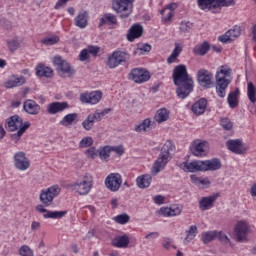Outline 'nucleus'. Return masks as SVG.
<instances>
[{
	"mask_svg": "<svg viewBox=\"0 0 256 256\" xmlns=\"http://www.w3.org/2000/svg\"><path fill=\"white\" fill-rule=\"evenodd\" d=\"M80 61H87L89 59V51L87 49H84L80 52L79 55Z\"/></svg>",
	"mask_w": 256,
	"mask_h": 256,
	"instance_id": "obj_57",
	"label": "nucleus"
},
{
	"mask_svg": "<svg viewBox=\"0 0 256 256\" xmlns=\"http://www.w3.org/2000/svg\"><path fill=\"white\" fill-rule=\"evenodd\" d=\"M220 125L226 131H231L233 129V122L229 118H221Z\"/></svg>",
	"mask_w": 256,
	"mask_h": 256,
	"instance_id": "obj_48",
	"label": "nucleus"
},
{
	"mask_svg": "<svg viewBox=\"0 0 256 256\" xmlns=\"http://www.w3.org/2000/svg\"><path fill=\"white\" fill-rule=\"evenodd\" d=\"M227 77H231V68L227 66H220L216 72V94L220 99H224L227 95V87L231 85V80Z\"/></svg>",
	"mask_w": 256,
	"mask_h": 256,
	"instance_id": "obj_3",
	"label": "nucleus"
},
{
	"mask_svg": "<svg viewBox=\"0 0 256 256\" xmlns=\"http://www.w3.org/2000/svg\"><path fill=\"white\" fill-rule=\"evenodd\" d=\"M183 211V208L179 205L174 206L172 208H170V217H175L177 215H181Z\"/></svg>",
	"mask_w": 256,
	"mask_h": 256,
	"instance_id": "obj_53",
	"label": "nucleus"
},
{
	"mask_svg": "<svg viewBox=\"0 0 256 256\" xmlns=\"http://www.w3.org/2000/svg\"><path fill=\"white\" fill-rule=\"evenodd\" d=\"M93 187V180L85 176L82 180H77L71 184V189L76 191L79 195H89L91 188Z\"/></svg>",
	"mask_w": 256,
	"mask_h": 256,
	"instance_id": "obj_10",
	"label": "nucleus"
},
{
	"mask_svg": "<svg viewBox=\"0 0 256 256\" xmlns=\"http://www.w3.org/2000/svg\"><path fill=\"white\" fill-rule=\"evenodd\" d=\"M113 247H118L119 249H125L129 247V236L123 235L115 238L112 241Z\"/></svg>",
	"mask_w": 256,
	"mask_h": 256,
	"instance_id": "obj_35",
	"label": "nucleus"
},
{
	"mask_svg": "<svg viewBox=\"0 0 256 256\" xmlns=\"http://www.w3.org/2000/svg\"><path fill=\"white\" fill-rule=\"evenodd\" d=\"M101 99H103V92L101 90L85 92L80 95L81 103H87L89 105H97Z\"/></svg>",
	"mask_w": 256,
	"mask_h": 256,
	"instance_id": "obj_16",
	"label": "nucleus"
},
{
	"mask_svg": "<svg viewBox=\"0 0 256 256\" xmlns=\"http://www.w3.org/2000/svg\"><path fill=\"white\" fill-rule=\"evenodd\" d=\"M152 181L153 176H151V174H143L137 177L136 185L139 189H148V187L151 186Z\"/></svg>",
	"mask_w": 256,
	"mask_h": 256,
	"instance_id": "obj_26",
	"label": "nucleus"
},
{
	"mask_svg": "<svg viewBox=\"0 0 256 256\" xmlns=\"http://www.w3.org/2000/svg\"><path fill=\"white\" fill-rule=\"evenodd\" d=\"M103 119V114L101 112H95L89 114L87 118L82 122V127L85 131H91L95 122H99Z\"/></svg>",
	"mask_w": 256,
	"mask_h": 256,
	"instance_id": "obj_21",
	"label": "nucleus"
},
{
	"mask_svg": "<svg viewBox=\"0 0 256 256\" xmlns=\"http://www.w3.org/2000/svg\"><path fill=\"white\" fill-rule=\"evenodd\" d=\"M223 167L219 158H213L211 160H198L190 163H184V171L195 173L197 171H219Z\"/></svg>",
	"mask_w": 256,
	"mask_h": 256,
	"instance_id": "obj_2",
	"label": "nucleus"
},
{
	"mask_svg": "<svg viewBox=\"0 0 256 256\" xmlns=\"http://www.w3.org/2000/svg\"><path fill=\"white\" fill-rule=\"evenodd\" d=\"M198 229L197 226L192 225L189 227V229L186 231V237L184 239V241L186 243H191V241H193L195 239V237H197V233H198Z\"/></svg>",
	"mask_w": 256,
	"mask_h": 256,
	"instance_id": "obj_41",
	"label": "nucleus"
},
{
	"mask_svg": "<svg viewBox=\"0 0 256 256\" xmlns=\"http://www.w3.org/2000/svg\"><path fill=\"white\" fill-rule=\"evenodd\" d=\"M226 147L235 155H245L249 151V146L245 145L242 139H229Z\"/></svg>",
	"mask_w": 256,
	"mask_h": 256,
	"instance_id": "obj_11",
	"label": "nucleus"
},
{
	"mask_svg": "<svg viewBox=\"0 0 256 256\" xmlns=\"http://www.w3.org/2000/svg\"><path fill=\"white\" fill-rule=\"evenodd\" d=\"M160 215H163L164 217H171V208L169 207H162L159 210Z\"/></svg>",
	"mask_w": 256,
	"mask_h": 256,
	"instance_id": "obj_56",
	"label": "nucleus"
},
{
	"mask_svg": "<svg viewBox=\"0 0 256 256\" xmlns=\"http://www.w3.org/2000/svg\"><path fill=\"white\" fill-rule=\"evenodd\" d=\"M7 45H8L9 51H11V53H15V51L19 49L21 42H19V39L14 38V39L7 40Z\"/></svg>",
	"mask_w": 256,
	"mask_h": 256,
	"instance_id": "obj_44",
	"label": "nucleus"
},
{
	"mask_svg": "<svg viewBox=\"0 0 256 256\" xmlns=\"http://www.w3.org/2000/svg\"><path fill=\"white\" fill-rule=\"evenodd\" d=\"M159 237V232H150L145 236V239H148V241H153L154 239H157Z\"/></svg>",
	"mask_w": 256,
	"mask_h": 256,
	"instance_id": "obj_60",
	"label": "nucleus"
},
{
	"mask_svg": "<svg viewBox=\"0 0 256 256\" xmlns=\"http://www.w3.org/2000/svg\"><path fill=\"white\" fill-rule=\"evenodd\" d=\"M67 1H69V0H59L56 3L54 9H60L61 7H63V5L67 4Z\"/></svg>",
	"mask_w": 256,
	"mask_h": 256,
	"instance_id": "obj_63",
	"label": "nucleus"
},
{
	"mask_svg": "<svg viewBox=\"0 0 256 256\" xmlns=\"http://www.w3.org/2000/svg\"><path fill=\"white\" fill-rule=\"evenodd\" d=\"M182 51H183V48L179 44L175 43V48L172 51V55L179 57V55H181Z\"/></svg>",
	"mask_w": 256,
	"mask_h": 256,
	"instance_id": "obj_59",
	"label": "nucleus"
},
{
	"mask_svg": "<svg viewBox=\"0 0 256 256\" xmlns=\"http://www.w3.org/2000/svg\"><path fill=\"white\" fill-rule=\"evenodd\" d=\"M241 35V27L234 26L232 29H229L225 34L220 35L218 37V41L221 43H231V41H235L237 37Z\"/></svg>",
	"mask_w": 256,
	"mask_h": 256,
	"instance_id": "obj_18",
	"label": "nucleus"
},
{
	"mask_svg": "<svg viewBox=\"0 0 256 256\" xmlns=\"http://www.w3.org/2000/svg\"><path fill=\"white\" fill-rule=\"evenodd\" d=\"M99 47L97 46H88V53H90V55H93L94 57L97 56V54L99 53Z\"/></svg>",
	"mask_w": 256,
	"mask_h": 256,
	"instance_id": "obj_58",
	"label": "nucleus"
},
{
	"mask_svg": "<svg viewBox=\"0 0 256 256\" xmlns=\"http://www.w3.org/2000/svg\"><path fill=\"white\" fill-rule=\"evenodd\" d=\"M247 96L250 102L256 103V87L253 82L247 84Z\"/></svg>",
	"mask_w": 256,
	"mask_h": 256,
	"instance_id": "obj_42",
	"label": "nucleus"
},
{
	"mask_svg": "<svg viewBox=\"0 0 256 256\" xmlns=\"http://www.w3.org/2000/svg\"><path fill=\"white\" fill-rule=\"evenodd\" d=\"M197 81L200 87L204 89L213 88V73L209 72L207 69H200L197 73Z\"/></svg>",
	"mask_w": 256,
	"mask_h": 256,
	"instance_id": "obj_12",
	"label": "nucleus"
},
{
	"mask_svg": "<svg viewBox=\"0 0 256 256\" xmlns=\"http://www.w3.org/2000/svg\"><path fill=\"white\" fill-rule=\"evenodd\" d=\"M130 58L129 53L116 50L108 57L107 66L109 69H115L119 65H123L126 61H129Z\"/></svg>",
	"mask_w": 256,
	"mask_h": 256,
	"instance_id": "obj_9",
	"label": "nucleus"
},
{
	"mask_svg": "<svg viewBox=\"0 0 256 256\" xmlns=\"http://www.w3.org/2000/svg\"><path fill=\"white\" fill-rule=\"evenodd\" d=\"M235 235L238 243L247 241V233L249 231V224L247 222L240 221L235 226Z\"/></svg>",
	"mask_w": 256,
	"mask_h": 256,
	"instance_id": "obj_19",
	"label": "nucleus"
},
{
	"mask_svg": "<svg viewBox=\"0 0 256 256\" xmlns=\"http://www.w3.org/2000/svg\"><path fill=\"white\" fill-rule=\"evenodd\" d=\"M217 235H219V231H207L202 233V242L204 243V245H207V243H211V241H215V239H217Z\"/></svg>",
	"mask_w": 256,
	"mask_h": 256,
	"instance_id": "obj_39",
	"label": "nucleus"
},
{
	"mask_svg": "<svg viewBox=\"0 0 256 256\" xmlns=\"http://www.w3.org/2000/svg\"><path fill=\"white\" fill-rule=\"evenodd\" d=\"M123 184V178L119 173H111L105 179V185L109 191H119L121 185Z\"/></svg>",
	"mask_w": 256,
	"mask_h": 256,
	"instance_id": "obj_15",
	"label": "nucleus"
},
{
	"mask_svg": "<svg viewBox=\"0 0 256 256\" xmlns=\"http://www.w3.org/2000/svg\"><path fill=\"white\" fill-rule=\"evenodd\" d=\"M127 41L130 43H133L135 39H139L140 37H143V26L139 23L133 24L127 33Z\"/></svg>",
	"mask_w": 256,
	"mask_h": 256,
	"instance_id": "obj_23",
	"label": "nucleus"
},
{
	"mask_svg": "<svg viewBox=\"0 0 256 256\" xmlns=\"http://www.w3.org/2000/svg\"><path fill=\"white\" fill-rule=\"evenodd\" d=\"M130 219L131 217H129L128 214H120L114 217V221L119 223V225H125L126 223H129Z\"/></svg>",
	"mask_w": 256,
	"mask_h": 256,
	"instance_id": "obj_47",
	"label": "nucleus"
},
{
	"mask_svg": "<svg viewBox=\"0 0 256 256\" xmlns=\"http://www.w3.org/2000/svg\"><path fill=\"white\" fill-rule=\"evenodd\" d=\"M19 254L21 256H33V250L29 246L23 245L19 250Z\"/></svg>",
	"mask_w": 256,
	"mask_h": 256,
	"instance_id": "obj_51",
	"label": "nucleus"
},
{
	"mask_svg": "<svg viewBox=\"0 0 256 256\" xmlns=\"http://www.w3.org/2000/svg\"><path fill=\"white\" fill-rule=\"evenodd\" d=\"M29 127H31V122H24V125L20 129H18L17 133L10 135L12 141H14V143H19L21 137H23V134L25 133V131H27V129H29Z\"/></svg>",
	"mask_w": 256,
	"mask_h": 256,
	"instance_id": "obj_34",
	"label": "nucleus"
},
{
	"mask_svg": "<svg viewBox=\"0 0 256 256\" xmlns=\"http://www.w3.org/2000/svg\"><path fill=\"white\" fill-rule=\"evenodd\" d=\"M169 119V111L167 109L163 108L157 111V114L155 115V121L157 123H163Z\"/></svg>",
	"mask_w": 256,
	"mask_h": 256,
	"instance_id": "obj_43",
	"label": "nucleus"
},
{
	"mask_svg": "<svg viewBox=\"0 0 256 256\" xmlns=\"http://www.w3.org/2000/svg\"><path fill=\"white\" fill-rule=\"evenodd\" d=\"M191 182L194 183V185H199V181L201 178L197 177L196 175L190 176Z\"/></svg>",
	"mask_w": 256,
	"mask_h": 256,
	"instance_id": "obj_64",
	"label": "nucleus"
},
{
	"mask_svg": "<svg viewBox=\"0 0 256 256\" xmlns=\"http://www.w3.org/2000/svg\"><path fill=\"white\" fill-rule=\"evenodd\" d=\"M69 107L68 102L55 101L48 104L46 111L49 115H57V113H63V111H66Z\"/></svg>",
	"mask_w": 256,
	"mask_h": 256,
	"instance_id": "obj_20",
	"label": "nucleus"
},
{
	"mask_svg": "<svg viewBox=\"0 0 256 256\" xmlns=\"http://www.w3.org/2000/svg\"><path fill=\"white\" fill-rule=\"evenodd\" d=\"M197 5L201 11L221 13V7H233L235 0H197Z\"/></svg>",
	"mask_w": 256,
	"mask_h": 256,
	"instance_id": "obj_5",
	"label": "nucleus"
},
{
	"mask_svg": "<svg viewBox=\"0 0 256 256\" xmlns=\"http://www.w3.org/2000/svg\"><path fill=\"white\" fill-rule=\"evenodd\" d=\"M180 31H182V33H189V31H191V29H193V23L187 21H182L179 27Z\"/></svg>",
	"mask_w": 256,
	"mask_h": 256,
	"instance_id": "obj_50",
	"label": "nucleus"
},
{
	"mask_svg": "<svg viewBox=\"0 0 256 256\" xmlns=\"http://www.w3.org/2000/svg\"><path fill=\"white\" fill-rule=\"evenodd\" d=\"M86 155L88 159H95L99 156V150H97L95 146H90V148L86 150Z\"/></svg>",
	"mask_w": 256,
	"mask_h": 256,
	"instance_id": "obj_49",
	"label": "nucleus"
},
{
	"mask_svg": "<svg viewBox=\"0 0 256 256\" xmlns=\"http://www.w3.org/2000/svg\"><path fill=\"white\" fill-rule=\"evenodd\" d=\"M88 17L89 14L87 11L80 12L74 19L76 27H79V29H85L88 25Z\"/></svg>",
	"mask_w": 256,
	"mask_h": 256,
	"instance_id": "obj_30",
	"label": "nucleus"
},
{
	"mask_svg": "<svg viewBox=\"0 0 256 256\" xmlns=\"http://www.w3.org/2000/svg\"><path fill=\"white\" fill-rule=\"evenodd\" d=\"M217 199H219V194L202 197L199 201V208L201 211H209L215 205Z\"/></svg>",
	"mask_w": 256,
	"mask_h": 256,
	"instance_id": "obj_24",
	"label": "nucleus"
},
{
	"mask_svg": "<svg viewBox=\"0 0 256 256\" xmlns=\"http://www.w3.org/2000/svg\"><path fill=\"white\" fill-rule=\"evenodd\" d=\"M207 109V100L205 98H200L196 103L192 105V112L195 115H203Z\"/></svg>",
	"mask_w": 256,
	"mask_h": 256,
	"instance_id": "obj_28",
	"label": "nucleus"
},
{
	"mask_svg": "<svg viewBox=\"0 0 256 256\" xmlns=\"http://www.w3.org/2000/svg\"><path fill=\"white\" fill-rule=\"evenodd\" d=\"M207 141L194 140L191 143L190 151L194 157H205L207 155Z\"/></svg>",
	"mask_w": 256,
	"mask_h": 256,
	"instance_id": "obj_17",
	"label": "nucleus"
},
{
	"mask_svg": "<svg viewBox=\"0 0 256 256\" xmlns=\"http://www.w3.org/2000/svg\"><path fill=\"white\" fill-rule=\"evenodd\" d=\"M135 0H112V9L120 15V19H127L133 13Z\"/></svg>",
	"mask_w": 256,
	"mask_h": 256,
	"instance_id": "obj_6",
	"label": "nucleus"
},
{
	"mask_svg": "<svg viewBox=\"0 0 256 256\" xmlns=\"http://www.w3.org/2000/svg\"><path fill=\"white\" fill-rule=\"evenodd\" d=\"M23 109L28 115H39L41 113V106L31 99L24 101Z\"/></svg>",
	"mask_w": 256,
	"mask_h": 256,
	"instance_id": "obj_25",
	"label": "nucleus"
},
{
	"mask_svg": "<svg viewBox=\"0 0 256 256\" xmlns=\"http://www.w3.org/2000/svg\"><path fill=\"white\" fill-rule=\"evenodd\" d=\"M25 85V77H12L7 82L4 83L6 89H13L14 87H21Z\"/></svg>",
	"mask_w": 256,
	"mask_h": 256,
	"instance_id": "obj_29",
	"label": "nucleus"
},
{
	"mask_svg": "<svg viewBox=\"0 0 256 256\" xmlns=\"http://www.w3.org/2000/svg\"><path fill=\"white\" fill-rule=\"evenodd\" d=\"M36 75L38 77H46L49 79V78L53 77V69L40 64L36 67Z\"/></svg>",
	"mask_w": 256,
	"mask_h": 256,
	"instance_id": "obj_33",
	"label": "nucleus"
},
{
	"mask_svg": "<svg viewBox=\"0 0 256 256\" xmlns=\"http://www.w3.org/2000/svg\"><path fill=\"white\" fill-rule=\"evenodd\" d=\"M111 146L106 145L99 147L98 149V157L101 159V161H104L105 163L109 162V157H111Z\"/></svg>",
	"mask_w": 256,
	"mask_h": 256,
	"instance_id": "obj_36",
	"label": "nucleus"
},
{
	"mask_svg": "<svg viewBox=\"0 0 256 256\" xmlns=\"http://www.w3.org/2000/svg\"><path fill=\"white\" fill-rule=\"evenodd\" d=\"M67 215V210L64 211H47L43 215L44 219H63Z\"/></svg>",
	"mask_w": 256,
	"mask_h": 256,
	"instance_id": "obj_40",
	"label": "nucleus"
},
{
	"mask_svg": "<svg viewBox=\"0 0 256 256\" xmlns=\"http://www.w3.org/2000/svg\"><path fill=\"white\" fill-rule=\"evenodd\" d=\"M155 125V121H152L149 118H146L142 121V123L135 125L134 131L136 133H142V131H149V129H153Z\"/></svg>",
	"mask_w": 256,
	"mask_h": 256,
	"instance_id": "obj_31",
	"label": "nucleus"
},
{
	"mask_svg": "<svg viewBox=\"0 0 256 256\" xmlns=\"http://www.w3.org/2000/svg\"><path fill=\"white\" fill-rule=\"evenodd\" d=\"M93 145V138L92 137H84L79 142L80 149H86L87 147H91Z\"/></svg>",
	"mask_w": 256,
	"mask_h": 256,
	"instance_id": "obj_46",
	"label": "nucleus"
},
{
	"mask_svg": "<svg viewBox=\"0 0 256 256\" xmlns=\"http://www.w3.org/2000/svg\"><path fill=\"white\" fill-rule=\"evenodd\" d=\"M23 125H25V123H23V118L19 115H13L6 120L7 131H18V129L23 127Z\"/></svg>",
	"mask_w": 256,
	"mask_h": 256,
	"instance_id": "obj_22",
	"label": "nucleus"
},
{
	"mask_svg": "<svg viewBox=\"0 0 256 256\" xmlns=\"http://www.w3.org/2000/svg\"><path fill=\"white\" fill-rule=\"evenodd\" d=\"M216 239L220 240L221 243H229V237H227V235L223 234L221 231L218 232Z\"/></svg>",
	"mask_w": 256,
	"mask_h": 256,
	"instance_id": "obj_55",
	"label": "nucleus"
},
{
	"mask_svg": "<svg viewBox=\"0 0 256 256\" xmlns=\"http://www.w3.org/2000/svg\"><path fill=\"white\" fill-rule=\"evenodd\" d=\"M175 149L173 143L170 140L166 141L160 150V154L155 160L152 171L157 175V173H161L165 167H167V163L171 161V151Z\"/></svg>",
	"mask_w": 256,
	"mask_h": 256,
	"instance_id": "obj_4",
	"label": "nucleus"
},
{
	"mask_svg": "<svg viewBox=\"0 0 256 256\" xmlns=\"http://www.w3.org/2000/svg\"><path fill=\"white\" fill-rule=\"evenodd\" d=\"M128 78L134 83H145L151 79V74L143 68H134L130 71Z\"/></svg>",
	"mask_w": 256,
	"mask_h": 256,
	"instance_id": "obj_13",
	"label": "nucleus"
},
{
	"mask_svg": "<svg viewBox=\"0 0 256 256\" xmlns=\"http://www.w3.org/2000/svg\"><path fill=\"white\" fill-rule=\"evenodd\" d=\"M154 203H156V205H163V203H165V197L161 195H156L154 197Z\"/></svg>",
	"mask_w": 256,
	"mask_h": 256,
	"instance_id": "obj_61",
	"label": "nucleus"
},
{
	"mask_svg": "<svg viewBox=\"0 0 256 256\" xmlns=\"http://www.w3.org/2000/svg\"><path fill=\"white\" fill-rule=\"evenodd\" d=\"M14 167L18 171H27L31 167V161L25 152L19 151L14 154Z\"/></svg>",
	"mask_w": 256,
	"mask_h": 256,
	"instance_id": "obj_14",
	"label": "nucleus"
},
{
	"mask_svg": "<svg viewBox=\"0 0 256 256\" xmlns=\"http://www.w3.org/2000/svg\"><path fill=\"white\" fill-rule=\"evenodd\" d=\"M58 42H59V36L57 35L47 37L41 40L42 45H47V46L57 45Z\"/></svg>",
	"mask_w": 256,
	"mask_h": 256,
	"instance_id": "obj_45",
	"label": "nucleus"
},
{
	"mask_svg": "<svg viewBox=\"0 0 256 256\" xmlns=\"http://www.w3.org/2000/svg\"><path fill=\"white\" fill-rule=\"evenodd\" d=\"M61 193V188L59 185H53L50 186L47 189H43L40 193V201L45 205V207H49L53 204V199L55 197H58V195Z\"/></svg>",
	"mask_w": 256,
	"mask_h": 256,
	"instance_id": "obj_8",
	"label": "nucleus"
},
{
	"mask_svg": "<svg viewBox=\"0 0 256 256\" xmlns=\"http://www.w3.org/2000/svg\"><path fill=\"white\" fill-rule=\"evenodd\" d=\"M138 51H143L144 53L151 52V45L150 44H138Z\"/></svg>",
	"mask_w": 256,
	"mask_h": 256,
	"instance_id": "obj_54",
	"label": "nucleus"
},
{
	"mask_svg": "<svg viewBox=\"0 0 256 256\" xmlns=\"http://www.w3.org/2000/svg\"><path fill=\"white\" fill-rule=\"evenodd\" d=\"M77 119H79V114L77 113L67 114L60 121V125H62L63 127H69V125H73V123H75Z\"/></svg>",
	"mask_w": 256,
	"mask_h": 256,
	"instance_id": "obj_37",
	"label": "nucleus"
},
{
	"mask_svg": "<svg viewBox=\"0 0 256 256\" xmlns=\"http://www.w3.org/2000/svg\"><path fill=\"white\" fill-rule=\"evenodd\" d=\"M172 79L174 85L177 87L176 95L179 99H187V97L193 93L195 82L193 81V77L189 75L185 64L175 66L172 73Z\"/></svg>",
	"mask_w": 256,
	"mask_h": 256,
	"instance_id": "obj_1",
	"label": "nucleus"
},
{
	"mask_svg": "<svg viewBox=\"0 0 256 256\" xmlns=\"http://www.w3.org/2000/svg\"><path fill=\"white\" fill-rule=\"evenodd\" d=\"M41 229V223L37 221H33L31 224V230L32 231H39Z\"/></svg>",
	"mask_w": 256,
	"mask_h": 256,
	"instance_id": "obj_62",
	"label": "nucleus"
},
{
	"mask_svg": "<svg viewBox=\"0 0 256 256\" xmlns=\"http://www.w3.org/2000/svg\"><path fill=\"white\" fill-rule=\"evenodd\" d=\"M209 51H211V44H209V42L207 41L197 44L193 48L194 55H199L200 57H205V55L208 54Z\"/></svg>",
	"mask_w": 256,
	"mask_h": 256,
	"instance_id": "obj_27",
	"label": "nucleus"
},
{
	"mask_svg": "<svg viewBox=\"0 0 256 256\" xmlns=\"http://www.w3.org/2000/svg\"><path fill=\"white\" fill-rule=\"evenodd\" d=\"M110 149L112 152L116 153V155H119V157L125 153V147H123V145L110 146Z\"/></svg>",
	"mask_w": 256,
	"mask_h": 256,
	"instance_id": "obj_52",
	"label": "nucleus"
},
{
	"mask_svg": "<svg viewBox=\"0 0 256 256\" xmlns=\"http://www.w3.org/2000/svg\"><path fill=\"white\" fill-rule=\"evenodd\" d=\"M117 25V16L115 14L107 13L100 19L99 27L103 25Z\"/></svg>",
	"mask_w": 256,
	"mask_h": 256,
	"instance_id": "obj_38",
	"label": "nucleus"
},
{
	"mask_svg": "<svg viewBox=\"0 0 256 256\" xmlns=\"http://www.w3.org/2000/svg\"><path fill=\"white\" fill-rule=\"evenodd\" d=\"M227 102L230 109H236L239 105V88H236L235 91H231L228 94Z\"/></svg>",
	"mask_w": 256,
	"mask_h": 256,
	"instance_id": "obj_32",
	"label": "nucleus"
},
{
	"mask_svg": "<svg viewBox=\"0 0 256 256\" xmlns=\"http://www.w3.org/2000/svg\"><path fill=\"white\" fill-rule=\"evenodd\" d=\"M52 63L59 75L61 77H73L77 71L75 68L67 62V60H63L61 56H55L52 60Z\"/></svg>",
	"mask_w": 256,
	"mask_h": 256,
	"instance_id": "obj_7",
	"label": "nucleus"
}]
</instances>
